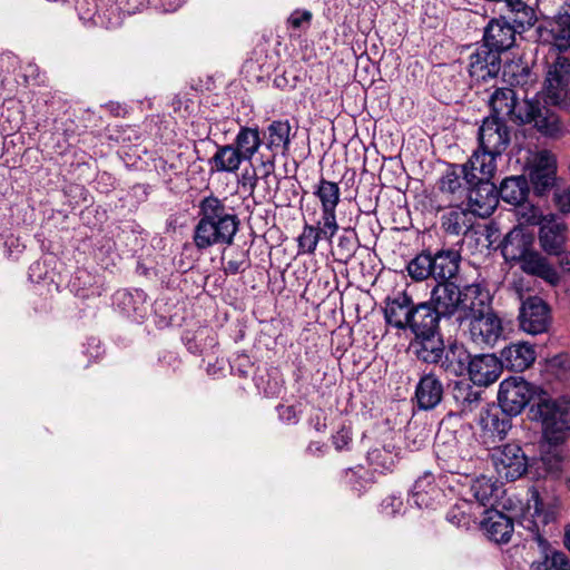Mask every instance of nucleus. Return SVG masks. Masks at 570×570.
Instances as JSON below:
<instances>
[{
  "label": "nucleus",
  "mask_w": 570,
  "mask_h": 570,
  "mask_svg": "<svg viewBox=\"0 0 570 570\" xmlns=\"http://www.w3.org/2000/svg\"><path fill=\"white\" fill-rule=\"evenodd\" d=\"M222 268L225 275L243 274L252 266L249 252L239 246L233 247L229 250L226 248L220 257Z\"/></svg>",
  "instance_id": "obj_34"
},
{
  "label": "nucleus",
  "mask_w": 570,
  "mask_h": 570,
  "mask_svg": "<svg viewBox=\"0 0 570 570\" xmlns=\"http://www.w3.org/2000/svg\"><path fill=\"white\" fill-rule=\"evenodd\" d=\"M243 161L245 160L239 156L234 145H218L208 164L212 173H235Z\"/></svg>",
  "instance_id": "obj_33"
},
{
  "label": "nucleus",
  "mask_w": 570,
  "mask_h": 570,
  "mask_svg": "<svg viewBox=\"0 0 570 570\" xmlns=\"http://www.w3.org/2000/svg\"><path fill=\"white\" fill-rule=\"evenodd\" d=\"M443 498V491L438 485H432L429 491L414 493L412 499L420 509H435Z\"/></svg>",
  "instance_id": "obj_47"
},
{
  "label": "nucleus",
  "mask_w": 570,
  "mask_h": 570,
  "mask_svg": "<svg viewBox=\"0 0 570 570\" xmlns=\"http://www.w3.org/2000/svg\"><path fill=\"white\" fill-rule=\"evenodd\" d=\"M529 193V181L524 176L505 177L498 187L499 199L512 206L527 200Z\"/></svg>",
  "instance_id": "obj_32"
},
{
  "label": "nucleus",
  "mask_w": 570,
  "mask_h": 570,
  "mask_svg": "<svg viewBox=\"0 0 570 570\" xmlns=\"http://www.w3.org/2000/svg\"><path fill=\"white\" fill-rule=\"evenodd\" d=\"M197 223L193 230V242L197 249L206 250L214 246L230 247L240 229V219L226 198L210 194L203 197L197 206Z\"/></svg>",
  "instance_id": "obj_1"
},
{
  "label": "nucleus",
  "mask_w": 570,
  "mask_h": 570,
  "mask_svg": "<svg viewBox=\"0 0 570 570\" xmlns=\"http://www.w3.org/2000/svg\"><path fill=\"white\" fill-rule=\"evenodd\" d=\"M278 419L286 424H296L298 414L294 405L278 404L276 406Z\"/></svg>",
  "instance_id": "obj_54"
},
{
  "label": "nucleus",
  "mask_w": 570,
  "mask_h": 570,
  "mask_svg": "<svg viewBox=\"0 0 570 570\" xmlns=\"http://www.w3.org/2000/svg\"><path fill=\"white\" fill-rule=\"evenodd\" d=\"M352 440V429L347 425H342L336 433L332 435V443L336 451L350 450Z\"/></svg>",
  "instance_id": "obj_51"
},
{
  "label": "nucleus",
  "mask_w": 570,
  "mask_h": 570,
  "mask_svg": "<svg viewBox=\"0 0 570 570\" xmlns=\"http://www.w3.org/2000/svg\"><path fill=\"white\" fill-rule=\"evenodd\" d=\"M312 17V12L308 10H295L289 16L287 22L294 29H301L303 24L309 26Z\"/></svg>",
  "instance_id": "obj_53"
},
{
  "label": "nucleus",
  "mask_w": 570,
  "mask_h": 570,
  "mask_svg": "<svg viewBox=\"0 0 570 570\" xmlns=\"http://www.w3.org/2000/svg\"><path fill=\"white\" fill-rule=\"evenodd\" d=\"M479 149L470 157V165H478L483 174L495 173L497 157L501 156L510 144V131L503 119L487 117L479 128Z\"/></svg>",
  "instance_id": "obj_5"
},
{
  "label": "nucleus",
  "mask_w": 570,
  "mask_h": 570,
  "mask_svg": "<svg viewBox=\"0 0 570 570\" xmlns=\"http://www.w3.org/2000/svg\"><path fill=\"white\" fill-rule=\"evenodd\" d=\"M285 390L284 381L272 374H267L266 384L263 386V393L266 397H278Z\"/></svg>",
  "instance_id": "obj_52"
},
{
  "label": "nucleus",
  "mask_w": 570,
  "mask_h": 570,
  "mask_svg": "<svg viewBox=\"0 0 570 570\" xmlns=\"http://www.w3.org/2000/svg\"><path fill=\"white\" fill-rule=\"evenodd\" d=\"M480 527L487 538L498 544L509 543L514 531L513 519L498 510L487 511Z\"/></svg>",
  "instance_id": "obj_27"
},
{
  "label": "nucleus",
  "mask_w": 570,
  "mask_h": 570,
  "mask_svg": "<svg viewBox=\"0 0 570 570\" xmlns=\"http://www.w3.org/2000/svg\"><path fill=\"white\" fill-rule=\"evenodd\" d=\"M367 461L380 472L392 471L399 461V452L391 450L372 449L367 452Z\"/></svg>",
  "instance_id": "obj_43"
},
{
  "label": "nucleus",
  "mask_w": 570,
  "mask_h": 570,
  "mask_svg": "<svg viewBox=\"0 0 570 570\" xmlns=\"http://www.w3.org/2000/svg\"><path fill=\"white\" fill-rule=\"evenodd\" d=\"M416 304L405 291L389 296L385 301L384 318L396 330H406Z\"/></svg>",
  "instance_id": "obj_23"
},
{
  "label": "nucleus",
  "mask_w": 570,
  "mask_h": 570,
  "mask_svg": "<svg viewBox=\"0 0 570 570\" xmlns=\"http://www.w3.org/2000/svg\"><path fill=\"white\" fill-rule=\"evenodd\" d=\"M512 417L500 404H491L481 411L479 424L489 436L503 440L512 428Z\"/></svg>",
  "instance_id": "obj_26"
},
{
  "label": "nucleus",
  "mask_w": 570,
  "mask_h": 570,
  "mask_svg": "<svg viewBox=\"0 0 570 570\" xmlns=\"http://www.w3.org/2000/svg\"><path fill=\"white\" fill-rule=\"evenodd\" d=\"M313 195L321 204V217L327 225L330 220L337 223L336 208L341 199V189L337 183L328 180L323 176L314 185Z\"/></svg>",
  "instance_id": "obj_28"
},
{
  "label": "nucleus",
  "mask_w": 570,
  "mask_h": 570,
  "mask_svg": "<svg viewBox=\"0 0 570 570\" xmlns=\"http://www.w3.org/2000/svg\"><path fill=\"white\" fill-rule=\"evenodd\" d=\"M517 207V216L522 222V224L527 225H538L541 226L543 218L546 215L542 214L541 209L533 204H530L527 200L521 202V204L515 205Z\"/></svg>",
  "instance_id": "obj_45"
},
{
  "label": "nucleus",
  "mask_w": 570,
  "mask_h": 570,
  "mask_svg": "<svg viewBox=\"0 0 570 570\" xmlns=\"http://www.w3.org/2000/svg\"><path fill=\"white\" fill-rule=\"evenodd\" d=\"M136 304L135 295L127 289H119L114 295V305L128 317L137 312Z\"/></svg>",
  "instance_id": "obj_48"
},
{
  "label": "nucleus",
  "mask_w": 570,
  "mask_h": 570,
  "mask_svg": "<svg viewBox=\"0 0 570 570\" xmlns=\"http://www.w3.org/2000/svg\"><path fill=\"white\" fill-rule=\"evenodd\" d=\"M478 165H470V159L463 165H451L440 179V189L450 194L458 191L462 185H471L476 178Z\"/></svg>",
  "instance_id": "obj_31"
},
{
  "label": "nucleus",
  "mask_w": 570,
  "mask_h": 570,
  "mask_svg": "<svg viewBox=\"0 0 570 570\" xmlns=\"http://www.w3.org/2000/svg\"><path fill=\"white\" fill-rule=\"evenodd\" d=\"M563 546L570 552V523L564 525Z\"/></svg>",
  "instance_id": "obj_63"
},
{
  "label": "nucleus",
  "mask_w": 570,
  "mask_h": 570,
  "mask_svg": "<svg viewBox=\"0 0 570 570\" xmlns=\"http://www.w3.org/2000/svg\"><path fill=\"white\" fill-rule=\"evenodd\" d=\"M529 417L541 424L547 443L561 444L570 433V400L542 392L539 402L529 409Z\"/></svg>",
  "instance_id": "obj_4"
},
{
  "label": "nucleus",
  "mask_w": 570,
  "mask_h": 570,
  "mask_svg": "<svg viewBox=\"0 0 570 570\" xmlns=\"http://www.w3.org/2000/svg\"><path fill=\"white\" fill-rule=\"evenodd\" d=\"M291 124L286 120H274L272 121L265 132L266 148L272 151V156L266 160L262 161L263 175L261 179L266 184V195L271 196V183L275 180L276 185L278 181L273 175L275 169V156L278 151L285 154L289 150L291 145ZM259 178L255 179L254 186L258 184Z\"/></svg>",
  "instance_id": "obj_10"
},
{
  "label": "nucleus",
  "mask_w": 570,
  "mask_h": 570,
  "mask_svg": "<svg viewBox=\"0 0 570 570\" xmlns=\"http://www.w3.org/2000/svg\"><path fill=\"white\" fill-rule=\"evenodd\" d=\"M548 32L553 46L560 51L570 50V14H566L550 23Z\"/></svg>",
  "instance_id": "obj_41"
},
{
  "label": "nucleus",
  "mask_w": 570,
  "mask_h": 570,
  "mask_svg": "<svg viewBox=\"0 0 570 570\" xmlns=\"http://www.w3.org/2000/svg\"><path fill=\"white\" fill-rule=\"evenodd\" d=\"M547 561L550 563V568L556 570H570V560L567 554L562 551H553Z\"/></svg>",
  "instance_id": "obj_55"
},
{
  "label": "nucleus",
  "mask_w": 570,
  "mask_h": 570,
  "mask_svg": "<svg viewBox=\"0 0 570 570\" xmlns=\"http://www.w3.org/2000/svg\"><path fill=\"white\" fill-rule=\"evenodd\" d=\"M568 226L556 214H548L539 227V243L548 255L559 258V265L564 272H570V252L566 249Z\"/></svg>",
  "instance_id": "obj_9"
},
{
  "label": "nucleus",
  "mask_w": 570,
  "mask_h": 570,
  "mask_svg": "<svg viewBox=\"0 0 570 570\" xmlns=\"http://www.w3.org/2000/svg\"><path fill=\"white\" fill-rule=\"evenodd\" d=\"M548 562L549 561H544L543 563H532L531 564V570H548Z\"/></svg>",
  "instance_id": "obj_64"
},
{
  "label": "nucleus",
  "mask_w": 570,
  "mask_h": 570,
  "mask_svg": "<svg viewBox=\"0 0 570 570\" xmlns=\"http://www.w3.org/2000/svg\"><path fill=\"white\" fill-rule=\"evenodd\" d=\"M433 278L439 282H449L453 278L460 267L461 255L456 249L442 248L435 253L431 252Z\"/></svg>",
  "instance_id": "obj_30"
},
{
  "label": "nucleus",
  "mask_w": 570,
  "mask_h": 570,
  "mask_svg": "<svg viewBox=\"0 0 570 570\" xmlns=\"http://www.w3.org/2000/svg\"><path fill=\"white\" fill-rule=\"evenodd\" d=\"M442 317L440 314L429 304L428 301L417 303L407 328L413 334L409 343V352L414 356L420 354L423 350H434L433 345L439 338L443 336L440 327Z\"/></svg>",
  "instance_id": "obj_6"
},
{
  "label": "nucleus",
  "mask_w": 570,
  "mask_h": 570,
  "mask_svg": "<svg viewBox=\"0 0 570 570\" xmlns=\"http://www.w3.org/2000/svg\"><path fill=\"white\" fill-rule=\"evenodd\" d=\"M206 328H199L197 331H185L181 335V341L187 350L191 354H200L203 352L202 345L198 343V340L202 338L206 334Z\"/></svg>",
  "instance_id": "obj_50"
},
{
  "label": "nucleus",
  "mask_w": 570,
  "mask_h": 570,
  "mask_svg": "<svg viewBox=\"0 0 570 570\" xmlns=\"http://www.w3.org/2000/svg\"><path fill=\"white\" fill-rule=\"evenodd\" d=\"M559 445L548 443L547 448L541 451L540 458L533 459L530 465L532 478L540 480L547 478L559 479L561 476L568 454Z\"/></svg>",
  "instance_id": "obj_19"
},
{
  "label": "nucleus",
  "mask_w": 570,
  "mask_h": 570,
  "mask_svg": "<svg viewBox=\"0 0 570 570\" xmlns=\"http://www.w3.org/2000/svg\"><path fill=\"white\" fill-rule=\"evenodd\" d=\"M502 257L511 265L519 264L527 275L540 278L551 286L560 283L553 264L534 248V235L522 226L509 230L499 244Z\"/></svg>",
  "instance_id": "obj_3"
},
{
  "label": "nucleus",
  "mask_w": 570,
  "mask_h": 570,
  "mask_svg": "<svg viewBox=\"0 0 570 570\" xmlns=\"http://www.w3.org/2000/svg\"><path fill=\"white\" fill-rule=\"evenodd\" d=\"M469 60V75L476 82H487L500 73L501 53L484 43L475 48Z\"/></svg>",
  "instance_id": "obj_17"
},
{
  "label": "nucleus",
  "mask_w": 570,
  "mask_h": 570,
  "mask_svg": "<svg viewBox=\"0 0 570 570\" xmlns=\"http://www.w3.org/2000/svg\"><path fill=\"white\" fill-rule=\"evenodd\" d=\"M531 525L528 529L532 533V539L541 547L542 549H547L549 546V541L540 533L539 525L534 522H530Z\"/></svg>",
  "instance_id": "obj_60"
},
{
  "label": "nucleus",
  "mask_w": 570,
  "mask_h": 570,
  "mask_svg": "<svg viewBox=\"0 0 570 570\" xmlns=\"http://www.w3.org/2000/svg\"><path fill=\"white\" fill-rule=\"evenodd\" d=\"M462 288L455 283L439 282L431 291L429 304L442 318H451L460 311Z\"/></svg>",
  "instance_id": "obj_21"
},
{
  "label": "nucleus",
  "mask_w": 570,
  "mask_h": 570,
  "mask_svg": "<svg viewBox=\"0 0 570 570\" xmlns=\"http://www.w3.org/2000/svg\"><path fill=\"white\" fill-rule=\"evenodd\" d=\"M97 278L87 269H77L70 281V288L76 296L88 299L101 295Z\"/></svg>",
  "instance_id": "obj_37"
},
{
  "label": "nucleus",
  "mask_w": 570,
  "mask_h": 570,
  "mask_svg": "<svg viewBox=\"0 0 570 570\" xmlns=\"http://www.w3.org/2000/svg\"><path fill=\"white\" fill-rule=\"evenodd\" d=\"M406 271L413 281L421 282L430 277L433 278V268L431 261V250H423L411 259Z\"/></svg>",
  "instance_id": "obj_42"
},
{
  "label": "nucleus",
  "mask_w": 570,
  "mask_h": 570,
  "mask_svg": "<svg viewBox=\"0 0 570 570\" xmlns=\"http://www.w3.org/2000/svg\"><path fill=\"white\" fill-rule=\"evenodd\" d=\"M491 115L504 122L510 120L515 125L533 124L543 136L556 138L562 134V122L559 116L540 100L528 98L518 101L515 92L509 88L497 89L490 98Z\"/></svg>",
  "instance_id": "obj_2"
},
{
  "label": "nucleus",
  "mask_w": 570,
  "mask_h": 570,
  "mask_svg": "<svg viewBox=\"0 0 570 570\" xmlns=\"http://www.w3.org/2000/svg\"><path fill=\"white\" fill-rule=\"evenodd\" d=\"M491 458L499 478L508 482L520 479L527 472L530 473L531 462L518 444L508 443L497 448Z\"/></svg>",
  "instance_id": "obj_12"
},
{
  "label": "nucleus",
  "mask_w": 570,
  "mask_h": 570,
  "mask_svg": "<svg viewBox=\"0 0 570 570\" xmlns=\"http://www.w3.org/2000/svg\"><path fill=\"white\" fill-rule=\"evenodd\" d=\"M468 504H455L446 512V520L456 528L469 529L471 523V515L465 511Z\"/></svg>",
  "instance_id": "obj_49"
},
{
  "label": "nucleus",
  "mask_w": 570,
  "mask_h": 570,
  "mask_svg": "<svg viewBox=\"0 0 570 570\" xmlns=\"http://www.w3.org/2000/svg\"><path fill=\"white\" fill-rule=\"evenodd\" d=\"M356 248V235L351 230H345L337 237L335 244L332 245L331 253L336 262L347 264L353 258Z\"/></svg>",
  "instance_id": "obj_39"
},
{
  "label": "nucleus",
  "mask_w": 570,
  "mask_h": 570,
  "mask_svg": "<svg viewBox=\"0 0 570 570\" xmlns=\"http://www.w3.org/2000/svg\"><path fill=\"white\" fill-rule=\"evenodd\" d=\"M274 86L276 88L282 89V90L294 89L295 88V83L294 82L291 83L289 80L287 79L286 72H284L282 75H277L274 78Z\"/></svg>",
  "instance_id": "obj_62"
},
{
  "label": "nucleus",
  "mask_w": 570,
  "mask_h": 570,
  "mask_svg": "<svg viewBox=\"0 0 570 570\" xmlns=\"http://www.w3.org/2000/svg\"><path fill=\"white\" fill-rule=\"evenodd\" d=\"M444 386L440 377L434 372L424 373L414 392L416 406L422 411L434 410L443 400Z\"/></svg>",
  "instance_id": "obj_25"
},
{
  "label": "nucleus",
  "mask_w": 570,
  "mask_h": 570,
  "mask_svg": "<svg viewBox=\"0 0 570 570\" xmlns=\"http://www.w3.org/2000/svg\"><path fill=\"white\" fill-rule=\"evenodd\" d=\"M338 230V223L330 220L324 223V218L320 217L315 224L305 223L303 230L297 237L298 253L313 255L321 239L332 242V238Z\"/></svg>",
  "instance_id": "obj_22"
},
{
  "label": "nucleus",
  "mask_w": 570,
  "mask_h": 570,
  "mask_svg": "<svg viewBox=\"0 0 570 570\" xmlns=\"http://www.w3.org/2000/svg\"><path fill=\"white\" fill-rule=\"evenodd\" d=\"M341 483L355 492L357 495H361L367 491L372 484V481L368 471L364 466L357 465L355 468H347L342 471Z\"/></svg>",
  "instance_id": "obj_38"
},
{
  "label": "nucleus",
  "mask_w": 570,
  "mask_h": 570,
  "mask_svg": "<svg viewBox=\"0 0 570 570\" xmlns=\"http://www.w3.org/2000/svg\"><path fill=\"white\" fill-rule=\"evenodd\" d=\"M541 387L529 383L521 376H511L500 383L498 392V404L510 415H519L525 406L539 402Z\"/></svg>",
  "instance_id": "obj_8"
},
{
  "label": "nucleus",
  "mask_w": 570,
  "mask_h": 570,
  "mask_svg": "<svg viewBox=\"0 0 570 570\" xmlns=\"http://www.w3.org/2000/svg\"><path fill=\"white\" fill-rule=\"evenodd\" d=\"M433 348L432 351H430L431 347H428V351L423 350L415 356L416 360L425 364L439 365L443 372L453 376L465 375L471 353L462 343L452 342L445 345L442 336L433 345Z\"/></svg>",
  "instance_id": "obj_7"
},
{
  "label": "nucleus",
  "mask_w": 570,
  "mask_h": 570,
  "mask_svg": "<svg viewBox=\"0 0 570 570\" xmlns=\"http://www.w3.org/2000/svg\"><path fill=\"white\" fill-rule=\"evenodd\" d=\"M544 83L549 101L570 111V59L558 56L548 69Z\"/></svg>",
  "instance_id": "obj_13"
},
{
  "label": "nucleus",
  "mask_w": 570,
  "mask_h": 570,
  "mask_svg": "<svg viewBox=\"0 0 570 570\" xmlns=\"http://www.w3.org/2000/svg\"><path fill=\"white\" fill-rule=\"evenodd\" d=\"M494 173L476 171L474 183L466 187L468 209L480 217L493 214L499 204L498 186L491 181Z\"/></svg>",
  "instance_id": "obj_11"
},
{
  "label": "nucleus",
  "mask_w": 570,
  "mask_h": 570,
  "mask_svg": "<svg viewBox=\"0 0 570 570\" xmlns=\"http://www.w3.org/2000/svg\"><path fill=\"white\" fill-rule=\"evenodd\" d=\"M308 425L313 428L316 432L323 433L326 431V417L321 413L316 412L308 417Z\"/></svg>",
  "instance_id": "obj_58"
},
{
  "label": "nucleus",
  "mask_w": 570,
  "mask_h": 570,
  "mask_svg": "<svg viewBox=\"0 0 570 570\" xmlns=\"http://www.w3.org/2000/svg\"><path fill=\"white\" fill-rule=\"evenodd\" d=\"M508 22L514 28L518 29L519 33H522L529 29H531L535 22L538 21V17L535 10L528 6L520 12L515 14H501Z\"/></svg>",
  "instance_id": "obj_44"
},
{
  "label": "nucleus",
  "mask_w": 570,
  "mask_h": 570,
  "mask_svg": "<svg viewBox=\"0 0 570 570\" xmlns=\"http://www.w3.org/2000/svg\"><path fill=\"white\" fill-rule=\"evenodd\" d=\"M535 357L533 345L518 342L504 347L499 360L502 363V368L505 367L511 372H523L534 363Z\"/></svg>",
  "instance_id": "obj_29"
},
{
  "label": "nucleus",
  "mask_w": 570,
  "mask_h": 570,
  "mask_svg": "<svg viewBox=\"0 0 570 570\" xmlns=\"http://www.w3.org/2000/svg\"><path fill=\"white\" fill-rule=\"evenodd\" d=\"M325 443L318 441H311L306 446V454L311 456H322L325 452Z\"/></svg>",
  "instance_id": "obj_61"
},
{
  "label": "nucleus",
  "mask_w": 570,
  "mask_h": 570,
  "mask_svg": "<svg viewBox=\"0 0 570 570\" xmlns=\"http://www.w3.org/2000/svg\"><path fill=\"white\" fill-rule=\"evenodd\" d=\"M510 76V83L514 87H520L528 91L529 87L535 83L537 75L532 72L527 65H515L512 67Z\"/></svg>",
  "instance_id": "obj_46"
},
{
  "label": "nucleus",
  "mask_w": 570,
  "mask_h": 570,
  "mask_svg": "<svg viewBox=\"0 0 570 570\" xmlns=\"http://www.w3.org/2000/svg\"><path fill=\"white\" fill-rule=\"evenodd\" d=\"M492 298L487 289L479 284L465 285L462 288L460 311L456 321L468 323L474 317L482 316L491 311Z\"/></svg>",
  "instance_id": "obj_16"
},
{
  "label": "nucleus",
  "mask_w": 570,
  "mask_h": 570,
  "mask_svg": "<svg viewBox=\"0 0 570 570\" xmlns=\"http://www.w3.org/2000/svg\"><path fill=\"white\" fill-rule=\"evenodd\" d=\"M529 178L535 196L548 195L557 184L556 157L548 150L539 151L529 168Z\"/></svg>",
  "instance_id": "obj_14"
},
{
  "label": "nucleus",
  "mask_w": 570,
  "mask_h": 570,
  "mask_svg": "<svg viewBox=\"0 0 570 570\" xmlns=\"http://www.w3.org/2000/svg\"><path fill=\"white\" fill-rule=\"evenodd\" d=\"M554 200L562 213H570V187L560 194L556 193Z\"/></svg>",
  "instance_id": "obj_59"
},
{
  "label": "nucleus",
  "mask_w": 570,
  "mask_h": 570,
  "mask_svg": "<svg viewBox=\"0 0 570 570\" xmlns=\"http://www.w3.org/2000/svg\"><path fill=\"white\" fill-rule=\"evenodd\" d=\"M550 307L539 296H529L522 302L519 313L520 327L532 335L548 331L550 325Z\"/></svg>",
  "instance_id": "obj_15"
},
{
  "label": "nucleus",
  "mask_w": 570,
  "mask_h": 570,
  "mask_svg": "<svg viewBox=\"0 0 570 570\" xmlns=\"http://www.w3.org/2000/svg\"><path fill=\"white\" fill-rule=\"evenodd\" d=\"M469 213L463 209L454 208L448 213H444L441 217V226L446 234L450 235H461L465 234L470 227L471 223L468 219Z\"/></svg>",
  "instance_id": "obj_40"
},
{
  "label": "nucleus",
  "mask_w": 570,
  "mask_h": 570,
  "mask_svg": "<svg viewBox=\"0 0 570 570\" xmlns=\"http://www.w3.org/2000/svg\"><path fill=\"white\" fill-rule=\"evenodd\" d=\"M481 394V391L465 382H456L452 390L453 400L462 414L470 413L479 406Z\"/></svg>",
  "instance_id": "obj_35"
},
{
  "label": "nucleus",
  "mask_w": 570,
  "mask_h": 570,
  "mask_svg": "<svg viewBox=\"0 0 570 570\" xmlns=\"http://www.w3.org/2000/svg\"><path fill=\"white\" fill-rule=\"evenodd\" d=\"M470 340L482 347H493L503 338L502 320L494 311L474 317L468 323Z\"/></svg>",
  "instance_id": "obj_18"
},
{
  "label": "nucleus",
  "mask_w": 570,
  "mask_h": 570,
  "mask_svg": "<svg viewBox=\"0 0 570 570\" xmlns=\"http://www.w3.org/2000/svg\"><path fill=\"white\" fill-rule=\"evenodd\" d=\"M233 145L244 160H250L262 145L258 127H242Z\"/></svg>",
  "instance_id": "obj_36"
},
{
  "label": "nucleus",
  "mask_w": 570,
  "mask_h": 570,
  "mask_svg": "<svg viewBox=\"0 0 570 570\" xmlns=\"http://www.w3.org/2000/svg\"><path fill=\"white\" fill-rule=\"evenodd\" d=\"M501 372L502 363L495 354H470L465 375L473 384L489 386L499 379Z\"/></svg>",
  "instance_id": "obj_20"
},
{
  "label": "nucleus",
  "mask_w": 570,
  "mask_h": 570,
  "mask_svg": "<svg viewBox=\"0 0 570 570\" xmlns=\"http://www.w3.org/2000/svg\"><path fill=\"white\" fill-rule=\"evenodd\" d=\"M519 33L502 16L492 18L483 31L482 41L495 51L502 53L511 49L515 43V35Z\"/></svg>",
  "instance_id": "obj_24"
},
{
  "label": "nucleus",
  "mask_w": 570,
  "mask_h": 570,
  "mask_svg": "<svg viewBox=\"0 0 570 570\" xmlns=\"http://www.w3.org/2000/svg\"><path fill=\"white\" fill-rule=\"evenodd\" d=\"M381 505H382V509L386 513L394 514V513L400 511V509L403 505V502H402L401 498L395 497V495H391V497H387L386 499H384L382 501Z\"/></svg>",
  "instance_id": "obj_57"
},
{
  "label": "nucleus",
  "mask_w": 570,
  "mask_h": 570,
  "mask_svg": "<svg viewBox=\"0 0 570 570\" xmlns=\"http://www.w3.org/2000/svg\"><path fill=\"white\" fill-rule=\"evenodd\" d=\"M432 485H438L434 480V475L431 472H425L420 476L412 489V494L429 491Z\"/></svg>",
  "instance_id": "obj_56"
}]
</instances>
